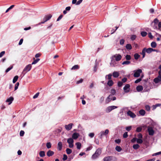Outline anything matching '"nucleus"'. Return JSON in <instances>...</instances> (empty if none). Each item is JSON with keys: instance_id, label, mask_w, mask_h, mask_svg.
<instances>
[{"instance_id": "f257e3e1", "label": "nucleus", "mask_w": 161, "mask_h": 161, "mask_svg": "<svg viewBox=\"0 0 161 161\" xmlns=\"http://www.w3.org/2000/svg\"><path fill=\"white\" fill-rule=\"evenodd\" d=\"M102 153V150L100 148H98L94 154L92 155V158L93 159L97 158Z\"/></svg>"}, {"instance_id": "f03ea898", "label": "nucleus", "mask_w": 161, "mask_h": 161, "mask_svg": "<svg viewBox=\"0 0 161 161\" xmlns=\"http://www.w3.org/2000/svg\"><path fill=\"white\" fill-rule=\"evenodd\" d=\"M159 20L157 18L154 19L153 21L151 23L152 26L154 29H158V24Z\"/></svg>"}, {"instance_id": "7ed1b4c3", "label": "nucleus", "mask_w": 161, "mask_h": 161, "mask_svg": "<svg viewBox=\"0 0 161 161\" xmlns=\"http://www.w3.org/2000/svg\"><path fill=\"white\" fill-rule=\"evenodd\" d=\"M31 64H29L27 65L24 69L22 73L25 74L26 72L29 71L31 69Z\"/></svg>"}, {"instance_id": "20e7f679", "label": "nucleus", "mask_w": 161, "mask_h": 161, "mask_svg": "<svg viewBox=\"0 0 161 161\" xmlns=\"http://www.w3.org/2000/svg\"><path fill=\"white\" fill-rule=\"evenodd\" d=\"M134 73L133 76L135 77H138L140 76V74L142 72L141 69H138L134 71Z\"/></svg>"}, {"instance_id": "39448f33", "label": "nucleus", "mask_w": 161, "mask_h": 161, "mask_svg": "<svg viewBox=\"0 0 161 161\" xmlns=\"http://www.w3.org/2000/svg\"><path fill=\"white\" fill-rule=\"evenodd\" d=\"M118 108V107L115 106H109L107 107L105 111L106 113H108L110 112L112 110L116 108Z\"/></svg>"}, {"instance_id": "423d86ee", "label": "nucleus", "mask_w": 161, "mask_h": 161, "mask_svg": "<svg viewBox=\"0 0 161 161\" xmlns=\"http://www.w3.org/2000/svg\"><path fill=\"white\" fill-rule=\"evenodd\" d=\"M52 15L51 14H49L47 15H46L44 18H43V21L41 22L40 24H43L45 22L47 21L48 20H49L52 17Z\"/></svg>"}, {"instance_id": "0eeeda50", "label": "nucleus", "mask_w": 161, "mask_h": 161, "mask_svg": "<svg viewBox=\"0 0 161 161\" xmlns=\"http://www.w3.org/2000/svg\"><path fill=\"white\" fill-rule=\"evenodd\" d=\"M149 135L150 136H153L154 133V131L153 128L151 127H149L147 129Z\"/></svg>"}, {"instance_id": "6e6552de", "label": "nucleus", "mask_w": 161, "mask_h": 161, "mask_svg": "<svg viewBox=\"0 0 161 161\" xmlns=\"http://www.w3.org/2000/svg\"><path fill=\"white\" fill-rule=\"evenodd\" d=\"M113 57L115 58V60L117 61H119L122 58V56L119 54L114 55Z\"/></svg>"}, {"instance_id": "1a4fd4ad", "label": "nucleus", "mask_w": 161, "mask_h": 161, "mask_svg": "<svg viewBox=\"0 0 161 161\" xmlns=\"http://www.w3.org/2000/svg\"><path fill=\"white\" fill-rule=\"evenodd\" d=\"M109 132V130L108 129H106L105 130V131H101L100 133V138H102V137L103 136H106Z\"/></svg>"}, {"instance_id": "9d476101", "label": "nucleus", "mask_w": 161, "mask_h": 161, "mask_svg": "<svg viewBox=\"0 0 161 161\" xmlns=\"http://www.w3.org/2000/svg\"><path fill=\"white\" fill-rule=\"evenodd\" d=\"M127 114L128 115L132 118H134L136 117V114L130 110L128 111Z\"/></svg>"}, {"instance_id": "9b49d317", "label": "nucleus", "mask_w": 161, "mask_h": 161, "mask_svg": "<svg viewBox=\"0 0 161 161\" xmlns=\"http://www.w3.org/2000/svg\"><path fill=\"white\" fill-rule=\"evenodd\" d=\"M113 96L112 95H109L108 96L107 98L105 100V103L106 104L108 103L112 100Z\"/></svg>"}, {"instance_id": "f8f14e48", "label": "nucleus", "mask_w": 161, "mask_h": 161, "mask_svg": "<svg viewBox=\"0 0 161 161\" xmlns=\"http://www.w3.org/2000/svg\"><path fill=\"white\" fill-rule=\"evenodd\" d=\"M73 125V124L70 123L68 125H65V128L67 130H69L71 129Z\"/></svg>"}, {"instance_id": "ddd939ff", "label": "nucleus", "mask_w": 161, "mask_h": 161, "mask_svg": "<svg viewBox=\"0 0 161 161\" xmlns=\"http://www.w3.org/2000/svg\"><path fill=\"white\" fill-rule=\"evenodd\" d=\"M130 86L129 84H126L123 88V89L125 92H128L129 91Z\"/></svg>"}, {"instance_id": "4468645a", "label": "nucleus", "mask_w": 161, "mask_h": 161, "mask_svg": "<svg viewBox=\"0 0 161 161\" xmlns=\"http://www.w3.org/2000/svg\"><path fill=\"white\" fill-rule=\"evenodd\" d=\"M79 136V134L78 133L75 132L72 135V138L74 139H76Z\"/></svg>"}, {"instance_id": "2eb2a0df", "label": "nucleus", "mask_w": 161, "mask_h": 161, "mask_svg": "<svg viewBox=\"0 0 161 161\" xmlns=\"http://www.w3.org/2000/svg\"><path fill=\"white\" fill-rule=\"evenodd\" d=\"M161 81V77L158 76L157 77L154 79V82L156 83H158Z\"/></svg>"}, {"instance_id": "dca6fc26", "label": "nucleus", "mask_w": 161, "mask_h": 161, "mask_svg": "<svg viewBox=\"0 0 161 161\" xmlns=\"http://www.w3.org/2000/svg\"><path fill=\"white\" fill-rule=\"evenodd\" d=\"M113 157L111 156H108L104 158L103 161H110L112 160Z\"/></svg>"}, {"instance_id": "f3484780", "label": "nucleus", "mask_w": 161, "mask_h": 161, "mask_svg": "<svg viewBox=\"0 0 161 161\" xmlns=\"http://www.w3.org/2000/svg\"><path fill=\"white\" fill-rule=\"evenodd\" d=\"M14 100V98L13 97H11L7 99V100L6 101V102H8L9 103L8 104L10 105L12 103V101Z\"/></svg>"}, {"instance_id": "a211bd4d", "label": "nucleus", "mask_w": 161, "mask_h": 161, "mask_svg": "<svg viewBox=\"0 0 161 161\" xmlns=\"http://www.w3.org/2000/svg\"><path fill=\"white\" fill-rule=\"evenodd\" d=\"M54 152L50 150H49L47 153V155L48 157H50L53 155Z\"/></svg>"}, {"instance_id": "6ab92c4d", "label": "nucleus", "mask_w": 161, "mask_h": 161, "mask_svg": "<svg viewBox=\"0 0 161 161\" xmlns=\"http://www.w3.org/2000/svg\"><path fill=\"white\" fill-rule=\"evenodd\" d=\"M145 51H146L147 53H150L153 51V49L151 48H148L147 49L145 48Z\"/></svg>"}, {"instance_id": "aec40b11", "label": "nucleus", "mask_w": 161, "mask_h": 161, "mask_svg": "<svg viewBox=\"0 0 161 161\" xmlns=\"http://www.w3.org/2000/svg\"><path fill=\"white\" fill-rule=\"evenodd\" d=\"M136 89L138 92H141L143 89V88L142 86H138L136 87Z\"/></svg>"}, {"instance_id": "412c9836", "label": "nucleus", "mask_w": 161, "mask_h": 161, "mask_svg": "<svg viewBox=\"0 0 161 161\" xmlns=\"http://www.w3.org/2000/svg\"><path fill=\"white\" fill-rule=\"evenodd\" d=\"M113 76L115 78H117L119 76V74L118 72L114 71L113 73Z\"/></svg>"}, {"instance_id": "4be33fe9", "label": "nucleus", "mask_w": 161, "mask_h": 161, "mask_svg": "<svg viewBox=\"0 0 161 161\" xmlns=\"http://www.w3.org/2000/svg\"><path fill=\"white\" fill-rule=\"evenodd\" d=\"M62 147V142H59L58 143V148L59 150H61Z\"/></svg>"}, {"instance_id": "5701e85b", "label": "nucleus", "mask_w": 161, "mask_h": 161, "mask_svg": "<svg viewBox=\"0 0 161 161\" xmlns=\"http://www.w3.org/2000/svg\"><path fill=\"white\" fill-rule=\"evenodd\" d=\"M33 59L34 61L32 62L31 64H36L40 60V58H37L35 59V58H33Z\"/></svg>"}, {"instance_id": "b1692460", "label": "nucleus", "mask_w": 161, "mask_h": 161, "mask_svg": "<svg viewBox=\"0 0 161 161\" xmlns=\"http://www.w3.org/2000/svg\"><path fill=\"white\" fill-rule=\"evenodd\" d=\"M145 113V111L143 109H141L139 111V113L142 116L144 115Z\"/></svg>"}, {"instance_id": "393cba45", "label": "nucleus", "mask_w": 161, "mask_h": 161, "mask_svg": "<svg viewBox=\"0 0 161 161\" xmlns=\"http://www.w3.org/2000/svg\"><path fill=\"white\" fill-rule=\"evenodd\" d=\"M114 84V82L112 80H109L107 83V84L109 86H113Z\"/></svg>"}, {"instance_id": "a878e982", "label": "nucleus", "mask_w": 161, "mask_h": 161, "mask_svg": "<svg viewBox=\"0 0 161 161\" xmlns=\"http://www.w3.org/2000/svg\"><path fill=\"white\" fill-rule=\"evenodd\" d=\"M74 141L72 138H69L68 139L67 142L68 143H73Z\"/></svg>"}, {"instance_id": "bb28decb", "label": "nucleus", "mask_w": 161, "mask_h": 161, "mask_svg": "<svg viewBox=\"0 0 161 161\" xmlns=\"http://www.w3.org/2000/svg\"><path fill=\"white\" fill-rule=\"evenodd\" d=\"M145 50V48H144L142 50V53H141V54L142 55L143 58H144L145 56V53L146 52Z\"/></svg>"}, {"instance_id": "cd10ccee", "label": "nucleus", "mask_w": 161, "mask_h": 161, "mask_svg": "<svg viewBox=\"0 0 161 161\" xmlns=\"http://www.w3.org/2000/svg\"><path fill=\"white\" fill-rule=\"evenodd\" d=\"M125 47L127 50H131L132 49V46L130 44H126Z\"/></svg>"}, {"instance_id": "c85d7f7f", "label": "nucleus", "mask_w": 161, "mask_h": 161, "mask_svg": "<svg viewBox=\"0 0 161 161\" xmlns=\"http://www.w3.org/2000/svg\"><path fill=\"white\" fill-rule=\"evenodd\" d=\"M77 148L78 149H80L81 147V144L80 142H77L75 143Z\"/></svg>"}, {"instance_id": "c756f323", "label": "nucleus", "mask_w": 161, "mask_h": 161, "mask_svg": "<svg viewBox=\"0 0 161 161\" xmlns=\"http://www.w3.org/2000/svg\"><path fill=\"white\" fill-rule=\"evenodd\" d=\"M18 78H19V77L18 75L15 76L13 78V82L14 83H15L17 80Z\"/></svg>"}, {"instance_id": "7c9ffc66", "label": "nucleus", "mask_w": 161, "mask_h": 161, "mask_svg": "<svg viewBox=\"0 0 161 161\" xmlns=\"http://www.w3.org/2000/svg\"><path fill=\"white\" fill-rule=\"evenodd\" d=\"M151 46L153 48H155L156 47L157 44L155 42H153L151 44Z\"/></svg>"}, {"instance_id": "2f4dec72", "label": "nucleus", "mask_w": 161, "mask_h": 161, "mask_svg": "<svg viewBox=\"0 0 161 161\" xmlns=\"http://www.w3.org/2000/svg\"><path fill=\"white\" fill-rule=\"evenodd\" d=\"M39 154L40 156L41 157H43L45 156V152L44 151H41Z\"/></svg>"}, {"instance_id": "473e14b6", "label": "nucleus", "mask_w": 161, "mask_h": 161, "mask_svg": "<svg viewBox=\"0 0 161 161\" xmlns=\"http://www.w3.org/2000/svg\"><path fill=\"white\" fill-rule=\"evenodd\" d=\"M116 150L118 152H120L122 150L121 148L119 146H117L115 147Z\"/></svg>"}, {"instance_id": "72a5a7b5", "label": "nucleus", "mask_w": 161, "mask_h": 161, "mask_svg": "<svg viewBox=\"0 0 161 161\" xmlns=\"http://www.w3.org/2000/svg\"><path fill=\"white\" fill-rule=\"evenodd\" d=\"M79 67L78 65H76L73 66L71 69L72 70H75L79 69Z\"/></svg>"}, {"instance_id": "f704fd0d", "label": "nucleus", "mask_w": 161, "mask_h": 161, "mask_svg": "<svg viewBox=\"0 0 161 161\" xmlns=\"http://www.w3.org/2000/svg\"><path fill=\"white\" fill-rule=\"evenodd\" d=\"M140 57V55L137 53H135L134 55V58L136 60H137Z\"/></svg>"}, {"instance_id": "c9c22d12", "label": "nucleus", "mask_w": 161, "mask_h": 161, "mask_svg": "<svg viewBox=\"0 0 161 161\" xmlns=\"http://www.w3.org/2000/svg\"><path fill=\"white\" fill-rule=\"evenodd\" d=\"M139 147V145L138 144H134L133 146V148L135 149H138Z\"/></svg>"}, {"instance_id": "e433bc0d", "label": "nucleus", "mask_w": 161, "mask_h": 161, "mask_svg": "<svg viewBox=\"0 0 161 161\" xmlns=\"http://www.w3.org/2000/svg\"><path fill=\"white\" fill-rule=\"evenodd\" d=\"M66 152L68 154H70L72 152V150L69 148H67L66 149Z\"/></svg>"}, {"instance_id": "4c0bfd02", "label": "nucleus", "mask_w": 161, "mask_h": 161, "mask_svg": "<svg viewBox=\"0 0 161 161\" xmlns=\"http://www.w3.org/2000/svg\"><path fill=\"white\" fill-rule=\"evenodd\" d=\"M141 34L142 36L145 37L147 36V33L146 31H142L141 33Z\"/></svg>"}, {"instance_id": "58836bf2", "label": "nucleus", "mask_w": 161, "mask_h": 161, "mask_svg": "<svg viewBox=\"0 0 161 161\" xmlns=\"http://www.w3.org/2000/svg\"><path fill=\"white\" fill-rule=\"evenodd\" d=\"M137 142L139 144H141L143 142V141L141 139H136Z\"/></svg>"}, {"instance_id": "ea45409f", "label": "nucleus", "mask_w": 161, "mask_h": 161, "mask_svg": "<svg viewBox=\"0 0 161 161\" xmlns=\"http://www.w3.org/2000/svg\"><path fill=\"white\" fill-rule=\"evenodd\" d=\"M136 35H133L131 36L130 38L132 41H134L136 39Z\"/></svg>"}, {"instance_id": "a19ab883", "label": "nucleus", "mask_w": 161, "mask_h": 161, "mask_svg": "<svg viewBox=\"0 0 161 161\" xmlns=\"http://www.w3.org/2000/svg\"><path fill=\"white\" fill-rule=\"evenodd\" d=\"M142 128L141 127H138L136 128V131L137 132H139L141 131Z\"/></svg>"}, {"instance_id": "79ce46f5", "label": "nucleus", "mask_w": 161, "mask_h": 161, "mask_svg": "<svg viewBox=\"0 0 161 161\" xmlns=\"http://www.w3.org/2000/svg\"><path fill=\"white\" fill-rule=\"evenodd\" d=\"M46 146L47 148H50L51 147V144L50 142H47L46 144Z\"/></svg>"}, {"instance_id": "37998d69", "label": "nucleus", "mask_w": 161, "mask_h": 161, "mask_svg": "<svg viewBox=\"0 0 161 161\" xmlns=\"http://www.w3.org/2000/svg\"><path fill=\"white\" fill-rule=\"evenodd\" d=\"M130 63V61H124L122 63V64H123V65H124V64L127 65V64H129Z\"/></svg>"}, {"instance_id": "c03bdc74", "label": "nucleus", "mask_w": 161, "mask_h": 161, "mask_svg": "<svg viewBox=\"0 0 161 161\" xmlns=\"http://www.w3.org/2000/svg\"><path fill=\"white\" fill-rule=\"evenodd\" d=\"M13 68V66H11L10 67L8 68L5 71L6 73L8 72L11 69Z\"/></svg>"}, {"instance_id": "a18cd8bd", "label": "nucleus", "mask_w": 161, "mask_h": 161, "mask_svg": "<svg viewBox=\"0 0 161 161\" xmlns=\"http://www.w3.org/2000/svg\"><path fill=\"white\" fill-rule=\"evenodd\" d=\"M125 59L127 60H130L131 58V56L129 55H127L125 56Z\"/></svg>"}, {"instance_id": "49530a36", "label": "nucleus", "mask_w": 161, "mask_h": 161, "mask_svg": "<svg viewBox=\"0 0 161 161\" xmlns=\"http://www.w3.org/2000/svg\"><path fill=\"white\" fill-rule=\"evenodd\" d=\"M107 76H108V79L109 80H111V77L112 76V75L111 74H109L108 75H106V77H105L106 78V77Z\"/></svg>"}, {"instance_id": "de8ad7c7", "label": "nucleus", "mask_w": 161, "mask_h": 161, "mask_svg": "<svg viewBox=\"0 0 161 161\" xmlns=\"http://www.w3.org/2000/svg\"><path fill=\"white\" fill-rule=\"evenodd\" d=\"M19 85V82H17L15 85L14 87V90H16L18 88V86Z\"/></svg>"}, {"instance_id": "09e8293b", "label": "nucleus", "mask_w": 161, "mask_h": 161, "mask_svg": "<svg viewBox=\"0 0 161 161\" xmlns=\"http://www.w3.org/2000/svg\"><path fill=\"white\" fill-rule=\"evenodd\" d=\"M116 90L114 89H112L111 90V93L113 95H114L116 93Z\"/></svg>"}, {"instance_id": "8fccbe9b", "label": "nucleus", "mask_w": 161, "mask_h": 161, "mask_svg": "<svg viewBox=\"0 0 161 161\" xmlns=\"http://www.w3.org/2000/svg\"><path fill=\"white\" fill-rule=\"evenodd\" d=\"M104 97L103 96L102 97L100 98V100H99V101H100V103H102L103 102V101L104 100Z\"/></svg>"}, {"instance_id": "3c124183", "label": "nucleus", "mask_w": 161, "mask_h": 161, "mask_svg": "<svg viewBox=\"0 0 161 161\" xmlns=\"http://www.w3.org/2000/svg\"><path fill=\"white\" fill-rule=\"evenodd\" d=\"M123 82L121 81H119L118 83V86L119 87H120L123 85Z\"/></svg>"}, {"instance_id": "603ef678", "label": "nucleus", "mask_w": 161, "mask_h": 161, "mask_svg": "<svg viewBox=\"0 0 161 161\" xmlns=\"http://www.w3.org/2000/svg\"><path fill=\"white\" fill-rule=\"evenodd\" d=\"M128 136L127 132H125L123 135L124 138H126Z\"/></svg>"}, {"instance_id": "864d4df0", "label": "nucleus", "mask_w": 161, "mask_h": 161, "mask_svg": "<svg viewBox=\"0 0 161 161\" xmlns=\"http://www.w3.org/2000/svg\"><path fill=\"white\" fill-rule=\"evenodd\" d=\"M25 132L23 130H21L20 132L19 135L20 136H23Z\"/></svg>"}, {"instance_id": "5fc2aeb1", "label": "nucleus", "mask_w": 161, "mask_h": 161, "mask_svg": "<svg viewBox=\"0 0 161 161\" xmlns=\"http://www.w3.org/2000/svg\"><path fill=\"white\" fill-rule=\"evenodd\" d=\"M145 108L146 110L147 111H149L150 109V107L148 105H147L145 106Z\"/></svg>"}, {"instance_id": "6e6d98bb", "label": "nucleus", "mask_w": 161, "mask_h": 161, "mask_svg": "<svg viewBox=\"0 0 161 161\" xmlns=\"http://www.w3.org/2000/svg\"><path fill=\"white\" fill-rule=\"evenodd\" d=\"M63 15H62V14L60 15L58 17V19L57 20V21H59L62 18V17H63Z\"/></svg>"}, {"instance_id": "4d7b16f0", "label": "nucleus", "mask_w": 161, "mask_h": 161, "mask_svg": "<svg viewBox=\"0 0 161 161\" xmlns=\"http://www.w3.org/2000/svg\"><path fill=\"white\" fill-rule=\"evenodd\" d=\"M39 93L37 92V93L35 95H34V96L33 97V98L34 99H35L38 97L39 95Z\"/></svg>"}, {"instance_id": "13d9d810", "label": "nucleus", "mask_w": 161, "mask_h": 161, "mask_svg": "<svg viewBox=\"0 0 161 161\" xmlns=\"http://www.w3.org/2000/svg\"><path fill=\"white\" fill-rule=\"evenodd\" d=\"M141 80H142L141 78H139L135 81V83H137L138 82H140Z\"/></svg>"}, {"instance_id": "bf43d9fd", "label": "nucleus", "mask_w": 161, "mask_h": 161, "mask_svg": "<svg viewBox=\"0 0 161 161\" xmlns=\"http://www.w3.org/2000/svg\"><path fill=\"white\" fill-rule=\"evenodd\" d=\"M83 79H80V80H78L76 82V84H78L80 83H81L83 82Z\"/></svg>"}, {"instance_id": "052dcab7", "label": "nucleus", "mask_w": 161, "mask_h": 161, "mask_svg": "<svg viewBox=\"0 0 161 161\" xmlns=\"http://www.w3.org/2000/svg\"><path fill=\"white\" fill-rule=\"evenodd\" d=\"M131 129V126H129L126 127V130L128 131H130Z\"/></svg>"}, {"instance_id": "680f3d73", "label": "nucleus", "mask_w": 161, "mask_h": 161, "mask_svg": "<svg viewBox=\"0 0 161 161\" xmlns=\"http://www.w3.org/2000/svg\"><path fill=\"white\" fill-rule=\"evenodd\" d=\"M67 158H68L67 156L65 154H64V156H63V159L64 161V160H67Z\"/></svg>"}, {"instance_id": "e2e57ef3", "label": "nucleus", "mask_w": 161, "mask_h": 161, "mask_svg": "<svg viewBox=\"0 0 161 161\" xmlns=\"http://www.w3.org/2000/svg\"><path fill=\"white\" fill-rule=\"evenodd\" d=\"M94 134L93 133H91L89 134V136L91 138H92L94 137Z\"/></svg>"}, {"instance_id": "0e129e2a", "label": "nucleus", "mask_w": 161, "mask_h": 161, "mask_svg": "<svg viewBox=\"0 0 161 161\" xmlns=\"http://www.w3.org/2000/svg\"><path fill=\"white\" fill-rule=\"evenodd\" d=\"M125 42V40L123 39H122L120 41V45H123Z\"/></svg>"}, {"instance_id": "69168bd1", "label": "nucleus", "mask_w": 161, "mask_h": 161, "mask_svg": "<svg viewBox=\"0 0 161 161\" xmlns=\"http://www.w3.org/2000/svg\"><path fill=\"white\" fill-rule=\"evenodd\" d=\"M5 53V52L4 51H2L0 53V58L2 57Z\"/></svg>"}, {"instance_id": "338daca9", "label": "nucleus", "mask_w": 161, "mask_h": 161, "mask_svg": "<svg viewBox=\"0 0 161 161\" xmlns=\"http://www.w3.org/2000/svg\"><path fill=\"white\" fill-rule=\"evenodd\" d=\"M115 142L118 144H119L121 142V140L120 139H118L115 140Z\"/></svg>"}, {"instance_id": "774afa93", "label": "nucleus", "mask_w": 161, "mask_h": 161, "mask_svg": "<svg viewBox=\"0 0 161 161\" xmlns=\"http://www.w3.org/2000/svg\"><path fill=\"white\" fill-rule=\"evenodd\" d=\"M161 28V22H159L158 24V29H160Z\"/></svg>"}]
</instances>
